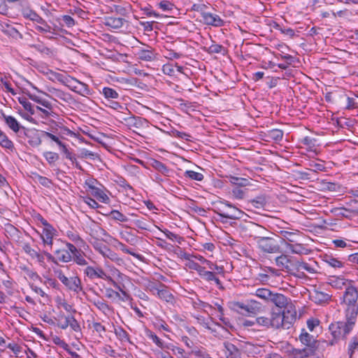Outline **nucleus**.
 Instances as JSON below:
<instances>
[{
    "label": "nucleus",
    "instance_id": "8fccbe9b",
    "mask_svg": "<svg viewBox=\"0 0 358 358\" xmlns=\"http://www.w3.org/2000/svg\"><path fill=\"white\" fill-rule=\"evenodd\" d=\"M120 236L127 243L134 245L136 241V237L128 231H122L120 232Z\"/></svg>",
    "mask_w": 358,
    "mask_h": 358
},
{
    "label": "nucleus",
    "instance_id": "e2e57ef3",
    "mask_svg": "<svg viewBox=\"0 0 358 358\" xmlns=\"http://www.w3.org/2000/svg\"><path fill=\"white\" fill-rule=\"evenodd\" d=\"M133 223L140 229L149 230L148 222L143 217L134 220Z\"/></svg>",
    "mask_w": 358,
    "mask_h": 358
},
{
    "label": "nucleus",
    "instance_id": "c03bdc74",
    "mask_svg": "<svg viewBox=\"0 0 358 358\" xmlns=\"http://www.w3.org/2000/svg\"><path fill=\"white\" fill-rule=\"evenodd\" d=\"M18 101L23 106L24 110L31 113V115L36 113V107H34V106L30 101H29L26 97H19Z\"/></svg>",
    "mask_w": 358,
    "mask_h": 358
},
{
    "label": "nucleus",
    "instance_id": "c9c22d12",
    "mask_svg": "<svg viewBox=\"0 0 358 358\" xmlns=\"http://www.w3.org/2000/svg\"><path fill=\"white\" fill-rule=\"evenodd\" d=\"M105 215L113 220L120 222H127L129 221V218L117 210H112L108 214H105Z\"/></svg>",
    "mask_w": 358,
    "mask_h": 358
},
{
    "label": "nucleus",
    "instance_id": "0eeeda50",
    "mask_svg": "<svg viewBox=\"0 0 358 358\" xmlns=\"http://www.w3.org/2000/svg\"><path fill=\"white\" fill-rule=\"evenodd\" d=\"M299 339L307 348L302 350H295L294 355L296 358H309V357L313 356L314 355L315 345L316 343L314 336L303 329L299 336Z\"/></svg>",
    "mask_w": 358,
    "mask_h": 358
},
{
    "label": "nucleus",
    "instance_id": "f03ea898",
    "mask_svg": "<svg viewBox=\"0 0 358 358\" xmlns=\"http://www.w3.org/2000/svg\"><path fill=\"white\" fill-rule=\"evenodd\" d=\"M252 231L256 234H251L250 236L253 238L257 243V248L264 254H277L281 253V248L278 241L271 237L262 236L260 234L265 231V228L261 225L254 224H252Z\"/></svg>",
    "mask_w": 358,
    "mask_h": 358
},
{
    "label": "nucleus",
    "instance_id": "dca6fc26",
    "mask_svg": "<svg viewBox=\"0 0 358 358\" xmlns=\"http://www.w3.org/2000/svg\"><path fill=\"white\" fill-rule=\"evenodd\" d=\"M84 274L90 280H94L96 278H106V273L100 267V266H85L84 271Z\"/></svg>",
    "mask_w": 358,
    "mask_h": 358
},
{
    "label": "nucleus",
    "instance_id": "052dcab7",
    "mask_svg": "<svg viewBox=\"0 0 358 358\" xmlns=\"http://www.w3.org/2000/svg\"><path fill=\"white\" fill-rule=\"evenodd\" d=\"M49 92L51 94V96H49L52 99L55 97L62 100H66V94L60 90L52 88L49 90Z\"/></svg>",
    "mask_w": 358,
    "mask_h": 358
},
{
    "label": "nucleus",
    "instance_id": "f704fd0d",
    "mask_svg": "<svg viewBox=\"0 0 358 358\" xmlns=\"http://www.w3.org/2000/svg\"><path fill=\"white\" fill-rule=\"evenodd\" d=\"M324 262L329 266L334 269L341 268L344 266V262L338 258L331 255H325L323 259Z\"/></svg>",
    "mask_w": 358,
    "mask_h": 358
},
{
    "label": "nucleus",
    "instance_id": "cd10ccee",
    "mask_svg": "<svg viewBox=\"0 0 358 358\" xmlns=\"http://www.w3.org/2000/svg\"><path fill=\"white\" fill-rule=\"evenodd\" d=\"M106 192H108L103 187L102 188L95 187L90 192L91 194L96 197L100 202L108 203L110 201Z\"/></svg>",
    "mask_w": 358,
    "mask_h": 358
},
{
    "label": "nucleus",
    "instance_id": "bb28decb",
    "mask_svg": "<svg viewBox=\"0 0 358 358\" xmlns=\"http://www.w3.org/2000/svg\"><path fill=\"white\" fill-rule=\"evenodd\" d=\"M23 133L28 138V143L31 146L38 147L41 144V138L36 131H31L27 129L26 131H23Z\"/></svg>",
    "mask_w": 358,
    "mask_h": 358
},
{
    "label": "nucleus",
    "instance_id": "e433bc0d",
    "mask_svg": "<svg viewBox=\"0 0 358 358\" xmlns=\"http://www.w3.org/2000/svg\"><path fill=\"white\" fill-rule=\"evenodd\" d=\"M101 93L108 101L115 100L120 96L116 90L109 87H104Z\"/></svg>",
    "mask_w": 358,
    "mask_h": 358
},
{
    "label": "nucleus",
    "instance_id": "9b49d317",
    "mask_svg": "<svg viewBox=\"0 0 358 358\" xmlns=\"http://www.w3.org/2000/svg\"><path fill=\"white\" fill-rule=\"evenodd\" d=\"M68 82L69 83V87L74 92L83 96H87L91 94V90L87 84L80 82L74 78H70V80Z\"/></svg>",
    "mask_w": 358,
    "mask_h": 358
},
{
    "label": "nucleus",
    "instance_id": "680f3d73",
    "mask_svg": "<svg viewBox=\"0 0 358 358\" xmlns=\"http://www.w3.org/2000/svg\"><path fill=\"white\" fill-rule=\"evenodd\" d=\"M358 349V338L352 337L348 345V355L350 358H352V355Z\"/></svg>",
    "mask_w": 358,
    "mask_h": 358
},
{
    "label": "nucleus",
    "instance_id": "37998d69",
    "mask_svg": "<svg viewBox=\"0 0 358 358\" xmlns=\"http://www.w3.org/2000/svg\"><path fill=\"white\" fill-rule=\"evenodd\" d=\"M114 333L117 338L122 342H130L129 336L128 333L121 327H117L114 329Z\"/></svg>",
    "mask_w": 358,
    "mask_h": 358
},
{
    "label": "nucleus",
    "instance_id": "5701e85b",
    "mask_svg": "<svg viewBox=\"0 0 358 358\" xmlns=\"http://www.w3.org/2000/svg\"><path fill=\"white\" fill-rule=\"evenodd\" d=\"M310 299L317 304L327 303L331 298V296L322 291L317 289L313 290L310 294Z\"/></svg>",
    "mask_w": 358,
    "mask_h": 358
},
{
    "label": "nucleus",
    "instance_id": "c85d7f7f",
    "mask_svg": "<svg viewBox=\"0 0 358 358\" xmlns=\"http://www.w3.org/2000/svg\"><path fill=\"white\" fill-rule=\"evenodd\" d=\"M35 22L39 24L35 26L36 30L41 34L50 33L55 34L52 27L48 24V22L40 15L36 18Z\"/></svg>",
    "mask_w": 358,
    "mask_h": 358
},
{
    "label": "nucleus",
    "instance_id": "de8ad7c7",
    "mask_svg": "<svg viewBox=\"0 0 358 358\" xmlns=\"http://www.w3.org/2000/svg\"><path fill=\"white\" fill-rule=\"evenodd\" d=\"M189 355L191 356H194V358H212L205 350L201 349L199 348H193Z\"/></svg>",
    "mask_w": 358,
    "mask_h": 358
},
{
    "label": "nucleus",
    "instance_id": "6ab92c4d",
    "mask_svg": "<svg viewBox=\"0 0 358 358\" xmlns=\"http://www.w3.org/2000/svg\"><path fill=\"white\" fill-rule=\"evenodd\" d=\"M2 119L4 120L8 127L15 133H18L20 131H26L27 128L22 126L17 119L12 115H7L4 113L1 115Z\"/></svg>",
    "mask_w": 358,
    "mask_h": 358
},
{
    "label": "nucleus",
    "instance_id": "69168bd1",
    "mask_svg": "<svg viewBox=\"0 0 358 358\" xmlns=\"http://www.w3.org/2000/svg\"><path fill=\"white\" fill-rule=\"evenodd\" d=\"M94 306L103 313H106L110 310V306L103 300H97L94 302Z\"/></svg>",
    "mask_w": 358,
    "mask_h": 358
},
{
    "label": "nucleus",
    "instance_id": "79ce46f5",
    "mask_svg": "<svg viewBox=\"0 0 358 358\" xmlns=\"http://www.w3.org/2000/svg\"><path fill=\"white\" fill-rule=\"evenodd\" d=\"M287 248L294 254H306L307 249L301 243H287Z\"/></svg>",
    "mask_w": 358,
    "mask_h": 358
},
{
    "label": "nucleus",
    "instance_id": "13d9d810",
    "mask_svg": "<svg viewBox=\"0 0 358 358\" xmlns=\"http://www.w3.org/2000/svg\"><path fill=\"white\" fill-rule=\"evenodd\" d=\"M160 230L165 234L166 238H168L169 239H170V240H171L173 241H176L179 244H180L182 243V241H183V238L182 237H181L180 236L170 231L168 229H164V230L160 229Z\"/></svg>",
    "mask_w": 358,
    "mask_h": 358
},
{
    "label": "nucleus",
    "instance_id": "ea45409f",
    "mask_svg": "<svg viewBox=\"0 0 358 358\" xmlns=\"http://www.w3.org/2000/svg\"><path fill=\"white\" fill-rule=\"evenodd\" d=\"M192 306L196 310H203V312H206L207 313H208L209 310H211L213 309V307L211 305H210L209 303H206L204 301H202L199 299L193 301Z\"/></svg>",
    "mask_w": 358,
    "mask_h": 358
},
{
    "label": "nucleus",
    "instance_id": "4d7b16f0",
    "mask_svg": "<svg viewBox=\"0 0 358 358\" xmlns=\"http://www.w3.org/2000/svg\"><path fill=\"white\" fill-rule=\"evenodd\" d=\"M206 264L208 265V268L211 270V272H215L217 275H224V271L223 266H217V264L211 262L210 261H206Z\"/></svg>",
    "mask_w": 358,
    "mask_h": 358
},
{
    "label": "nucleus",
    "instance_id": "b1692460",
    "mask_svg": "<svg viewBox=\"0 0 358 358\" xmlns=\"http://www.w3.org/2000/svg\"><path fill=\"white\" fill-rule=\"evenodd\" d=\"M223 345L227 358H241V353L235 345L228 341L224 342Z\"/></svg>",
    "mask_w": 358,
    "mask_h": 358
},
{
    "label": "nucleus",
    "instance_id": "c756f323",
    "mask_svg": "<svg viewBox=\"0 0 358 358\" xmlns=\"http://www.w3.org/2000/svg\"><path fill=\"white\" fill-rule=\"evenodd\" d=\"M125 22V20L120 17H108L105 20L106 26L114 29L121 28Z\"/></svg>",
    "mask_w": 358,
    "mask_h": 358
},
{
    "label": "nucleus",
    "instance_id": "39448f33",
    "mask_svg": "<svg viewBox=\"0 0 358 358\" xmlns=\"http://www.w3.org/2000/svg\"><path fill=\"white\" fill-rule=\"evenodd\" d=\"M255 296L263 299L266 303H272L280 308H286L289 299L282 294L271 292L266 288H259L255 292Z\"/></svg>",
    "mask_w": 358,
    "mask_h": 358
},
{
    "label": "nucleus",
    "instance_id": "412c9836",
    "mask_svg": "<svg viewBox=\"0 0 358 358\" xmlns=\"http://www.w3.org/2000/svg\"><path fill=\"white\" fill-rule=\"evenodd\" d=\"M20 11L24 18L26 20H29L32 22H35L39 15L31 8L29 3H21Z\"/></svg>",
    "mask_w": 358,
    "mask_h": 358
},
{
    "label": "nucleus",
    "instance_id": "6e6552de",
    "mask_svg": "<svg viewBox=\"0 0 358 358\" xmlns=\"http://www.w3.org/2000/svg\"><path fill=\"white\" fill-rule=\"evenodd\" d=\"M56 277L70 290L78 293L82 290L81 280L77 275L67 278L62 270L55 271Z\"/></svg>",
    "mask_w": 358,
    "mask_h": 358
},
{
    "label": "nucleus",
    "instance_id": "58836bf2",
    "mask_svg": "<svg viewBox=\"0 0 358 358\" xmlns=\"http://www.w3.org/2000/svg\"><path fill=\"white\" fill-rule=\"evenodd\" d=\"M55 129L56 128H52V133L46 131H41L42 137L44 138H49L52 141L55 142L59 148L62 147L64 143L60 140L59 137L55 134Z\"/></svg>",
    "mask_w": 358,
    "mask_h": 358
},
{
    "label": "nucleus",
    "instance_id": "f257e3e1",
    "mask_svg": "<svg viewBox=\"0 0 358 358\" xmlns=\"http://www.w3.org/2000/svg\"><path fill=\"white\" fill-rule=\"evenodd\" d=\"M295 317H289L285 312H271L268 316H259L255 319V322L260 327L274 329H289Z\"/></svg>",
    "mask_w": 358,
    "mask_h": 358
},
{
    "label": "nucleus",
    "instance_id": "72a5a7b5",
    "mask_svg": "<svg viewBox=\"0 0 358 358\" xmlns=\"http://www.w3.org/2000/svg\"><path fill=\"white\" fill-rule=\"evenodd\" d=\"M36 112H38V115L43 118L46 119L48 117H56L57 114L54 111L52 105L50 108H42L41 106H36Z\"/></svg>",
    "mask_w": 358,
    "mask_h": 358
},
{
    "label": "nucleus",
    "instance_id": "864d4df0",
    "mask_svg": "<svg viewBox=\"0 0 358 358\" xmlns=\"http://www.w3.org/2000/svg\"><path fill=\"white\" fill-rule=\"evenodd\" d=\"M60 148L62 152H64V154L65 155L66 158L71 160L73 164H76L77 168L81 169V166L78 164L76 157L73 156L71 152H69L66 145L64 144L62 147H60Z\"/></svg>",
    "mask_w": 358,
    "mask_h": 358
},
{
    "label": "nucleus",
    "instance_id": "2eb2a0df",
    "mask_svg": "<svg viewBox=\"0 0 358 358\" xmlns=\"http://www.w3.org/2000/svg\"><path fill=\"white\" fill-rule=\"evenodd\" d=\"M55 262L54 263H57V262L62 263H69L72 261V252L66 247L57 248L54 251Z\"/></svg>",
    "mask_w": 358,
    "mask_h": 358
},
{
    "label": "nucleus",
    "instance_id": "ddd939ff",
    "mask_svg": "<svg viewBox=\"0 0 358 358\" xmlns=\"http://www.w3.org/2000/svg\"><path fill=\"white\" fill-rule=\"evenodd\" d=\"M192 316L197 321L199 324H200L205 328L210 330L211 332L214 334V336H217L220 338H224L225 334H228L227 329L220 324H217V326L219 328H220V330L222 331V333L217 332L215 329H213L212 327L209 326L208 320L202 315L192 314Z\"/></svg>",
    "mask_w": 358,
    "mask_h": 358
},
{
    "label": "nucleus",
    "instance_id": "4468645a",
    "mask_svg": "<svg viewBox=\"0 0 358 358\" xmlns=\"http://www.w3.org/2000/svg\"><path fill=\"white\" fill-rule=\"evenodd\" d=\"M155 49L146 45L145 48H139L136 50V56L138 59L144 62H152L156 58Z\"/></svg>",
    "mask_w": 358,
    "mask_h": 358
},
{
    "label": "nucleus",
    "instance_id": "774afa93",
    "mask_svg": "<svg viewBox=\"0 0 358 358\" xmlns=\"http://www.w3.org/2000/svg\"><path fill=\"white\" fill-rule=\"evenodd\" d=\"M67 317L69 327L72 329V330L76 332L80 331V326L78 322L75 319V317L72 315Z\"/></svg>",
    "mask_w": 358,
    "mask_h": 358
},
{
    "label": "nucleus",
    "instance_id": "393cba45",
    "mask_svg": "<svg viewBox=\"0 0 358 358\" xmlns=\"http://www.w3.org/2000/svg\"><path fill=\"white\" fill-rule=\"evenodd\" d=\"M358 315V305L347 306L345 309V322H352L355 327Z\"/></svg>",
    "mask_w": 358,
    "mask_h": 358
},
{
    "label": "nucleus",
    "instance_id": "a19ab883",
    "mask_svg": "<svg viewBox=\"0 0 358 358\" xmlns=\"http://www.w3.org/2000/svg\"><path fill=\"white\" fill-rule=\"evenodd\" d=\"M275 264L278 267H279L281 270H289V259L285 255H280V256L275 258Z\"/></svg>",
    "mask_w": 358,
    "mask_h": 358
},
{
    "label": "nucleus",
    "instance_id": "7c9ffc66",
    "mask_svg": "<svg viewBox=\"0 0 358 358\" xmlns=\"http://www.w3.org/2000/svg\"><path fill=\"white\" fill-rule=\"evenodd\" d=\"M95 250L99 252L104 257H107L110 259L115 252L111 250L106 245L101 243L96 242L93 244Z\"/></svg>",
    "mask_w": 358,
    "mask_h": 358
},
{
    "label": "nucleus",
    "instance_id": "603ef678",
    "mask_svg": "<svg viewBox=\"0 0 358 358\" xmlns=\"http://www.w3.org/2000/svg\"><path fill=\"white\" fill-rule=\"evenodd\" d=\"M184 177L196 181H201L203 179V175L202 173L191 170L185 171Z\"/></svg>",
    "mask_w": 358,
    "mask_h": 358
},
{
    "label": "nucleus",
    "instance_id": "a878e982",
    "mask_svg": "<svg viewBox=\"0 0 358 358\" xmlns=\"http://www.w3.org/2000/svg\"><path fill=\"white\" fill-rule=\"evenodd\" d=\"M65 235L76 247L84 248L86 245V242L80 237L78 231L73 229L68 230Z\"/></svg>",
    "mask_w": 358,
    "mask_h": 358
},
{
    "label": "nucleus",
    "instance_id": "473e14b6",
    "mask_svg": "<svg viewBox=\"0 0 358 358\" xmlns=\"http://www.w3.org/2000/svg\"><path fill=\"white\" fill-rule=\"evenodd\" d=\"M161 289L157 290V296L168 303H173L174 301L173 295L166 289V286L160 284Z\"/></svg>",
    "mask_w": 358,
    "mask_h": 358
},
{
    "label": "nucleus",
    "instance_id": "3c124183",
    "mask_svg": "<svg viewBox=\"0 0 358 358\" xmlns=\"http://www.w3.org/2000/svg\"><path fill=\"white\" fill-rule=\"evenodd\" d=\"M336 211L337 212V215L348 219H352V217H355L354 213L351 211L350 206H348L347 207L338 208L336 210Z\"/></svg>",
    "mask_w": 358,
    "mask_h": 358
},
{
    "label": "nucleus",
    "instance_id": "7ed1b4c3",
    "mask_svg": "<svg viewBox=\"0 0 358 358\" xmlns=\"http://www.w3.org/2000/svg\"><path fill=\"white\" fill-rule=\"evenodd\" d=\"M220 203L221 206H217L213 209V212L218 217L217 220L226 223L228 219L237 220L242 217L243 212L228 201H221Z\"/></svg>",
    "mask_w": 358,
    "mask_h": 358
},
{
    "label": "nucleus",
    "instance_id": "f3484780",
    "mask_svg": "<svg viewBox=\"0 0 358 358\" xmlns=\"http://www.w3.org/2000/svg\"><path fill=\"white\" fill-rule=\"evenodd\" d=\"M115 273L117 275V281L113 280L111 277L106 274V278H103L110 283L114 287L118 289L126 298L128 297V294L123 289L124 286L121 285L120 282L124 281L127 277L122 273L120 271L116 270Z\"/></svg>",
    "mask_w": 358,
    "mask_h": 358
},
{
    "label": "nucleus",
    "instance_id": "f8f14e48",
    "mask_svg": "<svg viewBox=\"0 0 358 358\" xmlns=\"http://www.w3.org/2000/svg\"><path fill=\"white\" fill-rule=\"evenodd\" d=\"M56 230L52 225L43 227L40 237L42 240L43 247L52 248L53 245V237L56 234Z\"/></svg>",
    "mask_w": 358,
    "mask_h": 358
},
{
    "label": "nucleus",
    "instance_id": "20e7f679",
    "mask_svg": "<svg viewBox=\"0 0 358 358\" xmlns=\"http://www.w3.org/2000/svg\"><path fill=\"white\" fill-rule=\"evenodd\" d=\"M23 252L29 256L31 261L43 268L46 267L45 258L50 262H55V257L46 250H41L38 247H33L29 243L24 242L22 245Z\"/></svg>",
    "mask_w": 358,
    "mask_h": 358
},
{
    "label": "nucleus",
    "instance_id": "1a4fd4ad",
    "mask_svg": "<svg viewBox=\"0 0 358 358\" xmlns=\"http://www.w3.org/2000/svg\"><path fill=\"white\" fill-rule=\"evenodd\" d=\"M234 308L240 313L245 315H251L257 314L261 309V304L255 301L250 300L247 303L236 302L234 303Z\"/></svg>",
    "mask_w": 358,
    "mask_h": 358
},
{
    "label": "nucleus",
    "instance_id": "423d86ee",
    "mask_svg": "<svg viewBox=\"0 0 358 358\" xmlns=\"http://www.w3.org/2000/svg\"><path fill=\"white\" fill-rule=\"evenodd\" d=\"M351 322L339 321L331 323L329 329L334 339L329 342V345H334L340 339H345L348 335L353 329L354 327L351 325Z\"/></svg>",
    "mask_w": 358,
    "mask_h": 358
},
{
    "label": "nucleus",
    "instance_id": "5fc2aeb1",
    "mask_svg": "<svg viewBox=\"0 0 358 358\" xmlns=\"http://www.w3.org/2000/svg\"><path fill=\"white\" fill-rule=\"evenodd\" d=\"M43 157L50 165L54 164L59 158L57 153L51 151L45 152L43 153Z\"/></svg>",
    "mask_w": 358,
    "mask_h": 358
},
{
    "label": "nucleus",
    "instance_id": "aec40b11",
    "mask_svg": "<svg viewBox=\"0 0 358 358\" xmlns=\"http://www.w3.org/2000/svg\"><path fill=\"white\" fill-rule=\"evenodd\" d=\"M358 292L354 287H348L343 295V302L346 306L358 305Z\"/></svg>",
    "mask_w": 358,
    "mask_h": 358
},
{
    "label": "nucleus",
    "instance_id": "0e129e2a",
    "mask_svg": "<svg viewBox=\"0 0 358 358\" xmlns=\"http://www.w3.org/2000/svg\"><path fill=\"white\" fill-rule=\"evenodd\" d=\"M115 182L122 188L126 192L131 191L134 192V188L128 183V182L122 177H117V179L115 180Z\"/></svg>",
    "mask_w": 358,
    "mask_h": 358
},
{
    "label": "nucleus",
    "instance_id": "4be33fe9",
    "mask_svg": "<svg viewBox=\"0 0 358 358\" xmlns=\"http://www.w3.org/2000/svg\"><path fill=\"white\" fill-rule=\"evenodd\" d=\"M150 166L158 172L157 173H160L164 177H170L173 173L172 170L166 164L157 159H152Z\"/></svg>",
    "mask_w": 358,
    "mask_h": 358
},
{
    "label": "nucleus",
    "instance_id": "bf43d9fd",
    "mask_svg": "<svg viewBox=\"0 0 358 358\" xmlns=\"http://www.w3.org/2000/svg\"><path fill=\"white\" fill-rule=\"evenodd\" d=\"M22 269L31 280L34 281L41 280L40 275L33 269H31L27 266H24Z\"/></svg>",
    "mask_w": 358,
    "mask_h": 358
},
{
    "label": "nucleus",
    "instance_id": "4c0bfd02",
    "mask_svg": "<svg viewBox=\"0 0 358 358\" xmlns=\"http://www.w3.org/2000/svg\"><path fill=\"white\" fill-rule=\"evenodd\" d=\"M115 241L117 248H119L122 252L127 254H129L139 260H142V259L143 258V257L141 254L134 252L132 249L128 248L125 244L122 243V242L117 240H116Z\"/></svg>",
    "mask_w": 358,
    "mask_h": 358
},
{
    "label": "nucleus",
    "instance_id": "9d476101",
    "mask_svg": "<svg viewBox=\"0 0 358 358\" xmlns=\"http://www.w3.org/2000/svg\"><path fill=\"white\" fill-rule=\"evenodd\" d=\"M62 243L72 252V260L78 266H87L88 261L86 259V255L80 249L67 241H62Z\"/></svg>",
    "mask_w": 358,
    "mask_h": 358
},
{
    "label": "nucleus",
    "instance_id": "a211bd4d",
    "mask_svg": "<svg viewBox=\"0 0 358 358\" xmlns=\"http://www.w3.org/2000/svg\"><path fill=\"white\" fill-rule=\"evenodd\" d=\"M202 19V22L204 24L213 27H222L224 23L219 15L208 12L203 13Z\"/></svg>",
    "mask_w": 358,
    "mask_h": 358
},
{
    "label": "nucleus",
    "instance_id": "a18cd8bd",
    "mask_svg": "<svg viewBox=\"0 0 358 358\" xmlns=\"http://www.w3.org/2000/svg\"><path fill=\"white\" fill-rule=\"evenodd\" d=\"M32 48L35 49L38 52L43 54L46 56L51 57L53 55V51L45 46L43 43H40L37 44H33L30 45Z\"/></svg>",
    "mask_w": 358,
    "mask_h": 358
},
{
    "label": "nucleus",
    "instance_id": "6e6d98bb",
    "mask_svg": "<svg viewBox=\"0 0 358 358\" xmlns=\"http://www.w3.org/2000/svg\"><path fill=\"white\" fill-rule=\"evenodd\" d=\"M34 180L45 187H50V185H52L51 180L46 177L40 176L39 174L37 173L34 174Z\"/></svg>",
    "mask_w": 358,
    "mask_h": 358
},
{
    "label": "nucleus",
    "instance_id": "2f4dec72",
    "mask_svg": "<svg viewBox=\"0 0 358 358\" xmlns=\"http://www.w3.org/2000/svg\"><path fill=\"white\" fill-rule=\"evenodd\" d=\"M0 146L10 152L15 150L13 142L10 140L7 134L0 129Z\"/></svg>",
    "mask_w": 358,
    "mask_h": 358
},
{
    "label": "nucleus",
    "instance_id": "09e8293b",
    "mask_svg": "<svg viewBox=\"0 0 358 358\" xmlns=\"http://www.w3.org/2000/svg\"><path fill=\"white\" fill-rule=\"evenodd\" d=\"M283 134L282 130L274 129L268 131L267 136L273 141H280L283 138Z\"/></svg>",
    "mask_w": 358,
    "mask_h": 358
},
{
    "label": "nucleus",
    "instance_id": "338daca9",
    "mask_svg": "<svg viewBox=\"0 0 358 358\" xmlns=\"http://www.w3.org/2000/svg\"><path fill=\"white\" fill-rule=\"evenodd\" d=\"M82 201L92 209H96L101 206L94 199L88 196H83Z\"/></svg>",
    "mask_w": 358,
    "mask_h": 358
},
{
    "label": "nucleus",
    "instance_id": "49530a36",
    "mask_svg": "<svg viewBox=\"0 0 358 358\" xmlns=\"http://www.w3.org/2000/svg\"><path fill=\"white\" fill-rule=\"evenodd\" d=\"M295 266H296V268L297 270V271H300V270H305L307 272H308L309 273H315L317 271H316V269L315 268V267L306 262H296V264H295Z\"/></svg>",
    "mask_w": 358,
    "mask_h": 358
}]
</instances>
